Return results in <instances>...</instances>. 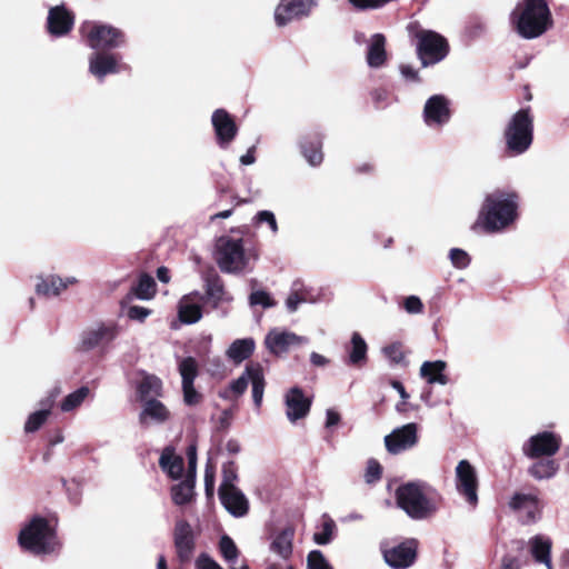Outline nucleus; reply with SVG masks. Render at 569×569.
Segmentation results:
<instances>
[{"instance_id": "obj_14", "label": "nucleus", "mask_w": 569, "mask_h": 569, "mask_svg": "<svg viewBox=\"0 0 569 569\" xmlns=\"http://www.w3.org/2000/svg\"><path fill=\"white\" fill-rule=\"evenodd\" d=\"M418 442V426L415 422L396 428L385 437V446L388 452L398 455L411 449Z\"/></svg>"}, {"instance_id": "obj_23", "label": "nucleus", "mask_w": 569, "mask_h": 569, "mask_svg": "<svg viewBox=\"0 0 569 569\" xmlns=\"http://www.w3.org/2000/svg\"><path fill=\"white\" fill-rule=\"evenodd\" d=\"M203 299L204 297L198 291L183 296L178 307L179 319L187 325L198 322L202 318L200 301Z\"/></svg>"}, {"instance_id": "obj_3", "label": "nucleus", "mask_w": 569, "mask_h": 569, "mask_svg": "<svg viewBox=\"0 0 569 569\" xmlns=\"http://www.w3.org/2000/svg\"><path fill=\"white\" fill-rule=\"evenodd\" d=\"M19 546L33 555H49L59 549L54 527L43 517L33 516L18 535Z\"/></svg>"}, {"instance_id": "obj_61", "label": "nucleus", "mask_w": 569, "mask_h": 569, "mask_svg": "<svg viewBox=\"0 0 569 569\" xmlns=\"http://www.w3.org/2000/svg\"><path fill=\"white\" fill-rule=\"evenodd\" d=\"M400 73L409 82H418L419 81L418 71L411 66H408V64L400 66Z\"/></svg>"}, {"instance_id": "obj_42", "label": "nucleus", "mask_w": 569, "mask_h": 569, "mask_svg": "<svg viewBox=\"0 0 569 569\" xmlns=\"http://www.w3.org/2000/svg\"><path fill=\"white\" fill-rule=\"evenodd\" d=\"M250 383L252 387L251 391H252L253 403H254L256 408L259 409L261 407L262 399H263L266 381H264L263 369L258 363L254 365V370L252 372Z\"/></svg>"}, {"instance_id": "obj_40", "label": "nucleus", "mask_w": 569, "mask_h": 569, "mask_svg": "<svg viewBox=\"0 0 569 569\" xmlns=\"http://www.w3.org/2000/svg\"><path fill=\"white\" fill-rule=\"evenodd\" d=\"M53 397L54 396H52L50 399H48L46 401V403H43V406H46V408L38 410L36 412H32L28 417V419L24 423V431L27 433L36 432L44 425V422L47 421V419L50 415V408L53 402Z\"/></svg>"}, {"instance_id": "obj_47", "label": "nucleus", "mask_w": 569, "mask_h": 569, "mask_svg": "<svg viewBox=\"0 0 569 569\" xmlns=\"http://www.w3.org/2000/svg\"><path fill=\"white\" fill-rule=\"evenodd\" d=\"M252 222L254 226H260L262 223H267L271 233L276 236L279 231L278 222L276 216L270 210H261L258 211L252 218Z\"/></svg>"}, {"instance_id": "obj_27", "label": "nucleus", "mask_w": 569, "mask_h": 569, "mask_svg": "<svg viewBox=\"0 0 569 569\" xmlns=\"http://www.w3.org/2000/svg\"><path fill=\"white\" fill-rule=\"evenodd\" d=\"M293 538L295 529L292 527L283 528L271 537L270 551L280 557L283 561L289 560L292 556Z\"/></svg>"}, {"instance_id": "obj_1", "label": "nucleus", "mask_w": 569, "mask_h": 569, "mask_svg": "<svg viewBox=\"0 0 569 569\" xmlns=\"http://www.w3.org/2000/svg\"><path fill=\"white\" fill-rule=\"evenodd\" d=\"M520 197L512 189H495L486 193L477 224L485 231L500 232L518 219Z\"/></svg>"}, {"instance_id": "obj_29", "label": "nucleus", "mask_w": 569, "mask_h": 569, "mask_svg": "<svg viewBox=\"0 0 569 569\" xmlns=\"http://www.w3.org/2000/svg\"><path fill=\"white\" fill-rule=\"evenodd\" d=\"M530 553L538 563H543L547 569H553L551 563L552 541L543 535H536L529 539Z\"/></svg>"}, {"instance_id": "obj_2", "label": "nucleus", "mask_w": 569, "mask_h": 569, "mask_svg": "<svg viewBox=\"0 0 569 569\" xmlns=\"http://www.w3.org/2000/svg\"><path fill=\"white\" fill-rule=\"evenodd\" d=\"M512 29L523 39L531 40L546 33L553 23L546 0H522L510 13Z\"/></svg>"}, {"instance_id": "obj_6", "label": "nucleus", "mask_w": 569, "mask_h": 569, "mask_svg": "<svg viewBox=\"0 0 569 569\" xmlns=\"http://www.w3.org/2000/svg\"><path fill=\"white\" fill-rule=\"evenodd\" d=\"M214 259L224 273L240 274L251 269L241 238L220 237L216 243Z\"/></svg>"}, {"instance_id": "obj_60", "label": "nucleus", "mask_w": 569, "mask_h": 569, "mask_svg": "<svg viewBox=\"0 0 569 569\" xmlns=\"http://www.w3.org/2000/svg\"><path fill=\"white\" fill-rule=\"evenodd\" d=\"M196 565L198 569H222L220 565H218L213 559H211L207 555L199 556Z\"/></svg>"}, {"instance_id": "obj_7", "label": "nucleus", "mask_w": 569, "mask_h": 569, "mask_svg": "<svg viewBox=\"0 0 569 569\" xmlns=\"http://www.w3.org/2000/svg\"><path fill=\"white\" fill-rule=\"evenodd\" d=\"M80 30L88 47L96 51L118 49L126 44L123 31L111 24L87 21Z\"/></svg>"}, {"instance_id": "obj_64", "label": "nucleus", "mask_w": 569, "mask_h": 569, "mask_svg": "<svg viewBox=\"0 0 569 569\" xmlns=\"http://www.w3.org/2000/svg\"><path fill=\"white\" fill-rule=\"evenodd\" d=\"M500 569H520L519 562L513 557H503Z\"/></svg>"}, {"instance_id": "obj_37", "label": "nucleus", "mask_w": 569, "mask_h": 569, "mask_svg": "<svg viewBox=\"0 0 569 569\" xmlns=\"http://www.w3.org/2000/svg\"><path fill=\"white\" fill-rule=\"evenodd\" d=\"M368 346L359 332L351 336L350 347L348 348V363L358 366L367 359Z\"/></svg>"}, {"instance_id": "obj_11", "label": "nucleus", "mask_w": 569, "mask_h": 569, "mask_svg": "<svg viewBox=\"0 0 569 569\" xmlns=\"http://www.w3.org/2000/svg\"><path fill=\"white\" fill-rule=\"evenodd\" d=\"M318 6V0H280L274 9V22L284 27L295 20L308 18Z\"/></svg>"}, {"instance_id": "obj_43", "label": "nucleus", "mask_w": 569, "mask_h": 569, "mask_svg": "<svg viewBox=\"0 0 569 569\" xmlns=\"http://www.w3.org/2000/svg\"><path fill=\"white\" fill-rule=\"evenodd\" d=\"M133 291L137 298L141 300L151 299L156 292V282L153 278L148 274L140 276Z\"/></svg>"}, {"instance_id": "obj_49", "label": "nucleus", "mask_w": 569, "mask_h": 569, "mask_svg": "<svg viewBox=\"0 0 569 569\" xmlns=\"http://www.w3.org/2000/svg\"><path fill=\"white\" fill-rule=\"evenodd\" d=\"M220 551L223 556V558L229 561L233 562L238 558V548L233 540L229 536H222L220 539Z\"/></svg>"}, {"instance_id": "obj_22", "label": "nucleus", "mask_w": 569, "mask_h": 569, "mask_svg": "<svg viewBox=\"0 0 569 569\" xmlns=\"http://www.w3.org/2000/svg\"><path fill=\"white\" fill-rule=\"evenodd\" d=\"M170 419L169 409L158 399H149L143 402L139 413V422L143 427L162 425Z\"/></svg>"}, {"instance_id": "obj_33", "label": "nucleus", "mask_w": 569, "mask_h": 569, "mask_svg": "<svg viewBox=\"0 0 569 569\" xmlns=\"http://www.w3.org/2000/svg\"><path fill=\"white\" fill-rule=\"evenodd\" d=\"M159 465L161 469L172 479H179L183 471V459L174 453L170 447L163 449Z\"/></svg>"}, {"instance_id": "obj_41", "label": "nucleus", "mask_w": 569, "mask_h": 569, "mask_svg": "<svg viewBox=\"0 0 569 569\" xmlns=\"http://www.w3.org/2000/svg\"><path fill=\"white\" fill-rule=\"evenodd\" d=\"M90 396V389L87 386H82L64 397L60 403L62 412H71L79 408L84 400Z\"/></svg>"}, {"instance_id": "obj_55", "label": "nucleus", "mask_w": 569, "mask_h": 569, "mask_svg": "<svg viewBox=\"0 0 569 569\" xmlns=\"http://www.w3.org/2000/svg\"><path fill=\"white\" fill-rule=\"evenodd\" d=\"M381 472H382V469H381L380 463L376 460H369L367 470H366V481L368 483L376 482L377 480L380 479Z\"/></svg>"}, {"instance_id": "obj_9", "label": "nucleus", "mask_w": 569, "mask_h": 569, "mask_svg": "<svg viewBox=\"0 0 569 569\" xmlns=\"http://www.w3.org/2000/svg\"><path fill=\"white\" fill-rule=\"evenodd\" d=\"M118 335L119 327L114 322L96 323L82 330L79 336L78 348L81 351L98 349L100 353H104Z\"/></svg>"}, {"instance_id": "obj_20", "label": "nucleus", "mask_w": 569, "mask_h": 569, "mask_svg": "<svg viewBox=\"0 0 569 569\" xmlns=\"http://www.w3.org/2000/svg\"><path fill=\"white\" fill-rule=\"evenodd\" d=\"M120 57L109 52L96 51L89 57V72L99 81L106 76L114 74L120 71Z\"/></svg>"}, {"instance_id": "obj_31", "label": "nucleus", "mask_w": 569, "mask_h": 569, "mask_svg": "<svg viewBox=\"0 0 569 569\" xmlns=\"http://www.w3.org/2000/svg\"><path fill=\"white\" fill-rule=\"evenodd\" d=\"M162 395V381L154 375H144L137 383V396L142 402Z\"/></svg>"}, {"instance_id": "obj_53", "label": "nucleus", "mask_w": 569, "mask_h": 569, "mask_svg": "<svg viewBox=\"0 0 569 569\" xmlns=\"http://www.w3.org/2000/svg\"><path fill=\"white\" fill-rule=\"evenodd\" d=\"M183 401L188 406H194L200 402L201 396L193 387V382L182 383Z\"/></svg>"}, {"instance_id": "obj_21", "label": "nucleus", "mask_w": 569, "mask_h": 569, "mask_svg": "<svg viewBox=\"0 0 569 569\" xmlns=\"http://www.w3.org/2000/svg\"><path fill=\"white\" fill-rule=\"evenodd\" d=\"M177 556L181 562L189 561L194 550V535L186 520H178L173 531Z\"/></svg>"}, {"instance_id": "obj_51", "label": "nucleus", "mask_w": 569, "mask_h": 569, "mask_svg": "<svg viewBox=\"0 0 569 569\" xmlns=\"http://www.w3.org/2000/svg\"><path fill=\"white\" fill-rule=\"evenodd\" d=\"M451 264L457 269H466L470 264V256L460 248H452L449 251Z\"/></svg>"}, {"instance_id": "obj_38", "label": "nucleus", "mask_w": 569, "mask_h": 569, "mask_svg": "<svg viewBox=\"0 0 569 569\" xmlns=\"http://www.w3.org/2000/svg\"><path fill=\"white\" fill-rule=\"evenodd\" d=\"M559 470V465L556 460L547 458L532 463L528 468V473L536 480L550 479L556 476Z\"/></svg>"}, {"instance_id": "obj_25", "label": "nucleus", "mask_w": 569, "mask_h": 569, "mask_svg": "<svg viewBox=\"0 0 569 569\" xmlns=\"http://www.w3.org/2000/svg\"><path fill=\"white\" fill-rule=\"evenodd\" d=\"M73 26V16L63 7L57 6L49 10L48 30L51 34L63 36Z\"/></svg>"}, {"instance_id": "obj_58", "label": "nucleus", "mask_w": 569, "mask_h": 569, "mask_svg": "<svg viewBox=\"0 0 569 569\" xmlns=\"http://www.w3.org/2000/svg\"><path fill=\"white\" fill-rule=\"evenodd\" d=\"M204 489L208 497H212L214 492V469L210 466L204 471Z\"/></svg>"}, {"instance_id": "obj_46", "label": "nucleus", "mask_w": 569, "mask_h": 569, "mask_svg": "<svg viewBox=\"0 0 569 569\" xmlns=\"http://www.w3.org/2000/svg\"><path fill=\"white\" fill-rule=\"evenodd\" d=\"M179 372L182 378V383L193 382L198 373L196 360L191 357L181 360L179 363Z\"/></svg>"}, {"instance_id": "obj_16", "label": "nucleus", "mask_w": 569, "mask_h": 569, "mask_svg": "<svg viewBox=\"0 0 569 569\" xmlns=\"http://www.w3.org/2000/svg\"><path fill=\"white\" fill-rule=\"evenodd\" d=\"M308 339L298 336L295 332L280 330L278 328L271 329L266 338L264 345L267 349L273 355H281L287 352L291 347L307 343Z\"/></svg>"}, {"instance_id": "obj_56", "label": "nucleus", "mask_w": 569, "mask_h": 569, "mask_svg": "<svg viewBox=\"0 0 569 569\" xmlns=\"http://www.w3.org/2000/svg\"><path fill=\"white\" fill-rule=\"evenodd\" d=\"M306 302V297L293 290L286 299V307L289 312H296L301 303Z\"/></svg>"}, {"instance_id": "obj_52", "label": "nucleus", "mask_w": 569, "mask_h": 569, "mask_svg": "<svg viewBox=\"0 0 569 569\" xmlns=\"http://www.w3.org/2000/svg\"><path fill=\"white\" fill-rule=\"evenodd\" d=\"M335 527L336 525L331 519L325 521L321 531L313 536L315 542L318 545L329 543L331 541Z\"/></svg>"}, {"instance_id": "obj_57", "label": "nucleus", "mask_w": 569, "mask_h": 569, "mask_svg": "<svg viewBox=\"0 0 569 569\" xmlns=\"http://www.w3.org/2000/svg\"><path fill=\"white\" fill-rule=\"evenodd\" d=\"M187 458H188V473L192 475L196 478L197 472V447L196 445H190L187 449Z\"/></svg>"}, {"instance_id": "obj_28", "label": "nucleus", "mask_w": 569, "mask_h": 569, "mask_svg": "<svg viewBox=\"0 0 569 569\" xmlns=\"http://www.w3.org/2000/svg\"><path fill=\"white\" fill-rule=\"evenodd\" d=\"M366 61L372 69H379L386 63V37L382 33H375L369 38Z\"/></svg>"}, {"instance_id": "obj_18", "label": "nucleus", "mask_w": 569, "mask_h": 569, "mask_svg": "<svg viewBox=\"0 0 569 569\" xmlns=\"http://www.w3.org/2000/svg\"><path fill=\"white\" fill-rule=\"evenodd\" d=\"M211 123L219 147L222 149L228 148L238 133V127L232 117L224 109H217L212 113Z\"/></svg>"}, {"instance_id": "obj_30", "label": "nucleus", "mask_w": 569, "mask_h": 569, "mask_svg": "<svg viewBox=\"0 0 569 569\" xmlns=\"http://www.w3.org/2000/svg\"><path fill=\"white\" fill-rule=\"evenodd\" d=\"M256 342L252 338L237 339L229 346L226 356L233 363L239 365L251 357Z\"/></svg>"}, {"instance_id": "obj_24", "label": "nucleus", "mask_w": 569, "mask_h": 569, "mask_svg": "<svg viewBox=\"0 0 569 569\" xmlns=\"http://www.w3.org/2000/svg\"><path fill=\"white\" fill-rule=\"evenodd\" d=\"M222 506L233 517L240 518L248 513L249 501L239 488L219 491Z\"/></svg>"}, {"instance_id": "obj_17", "label": "nucleus", "mask_w": 569, "mask_h": 569, "mask_svg": "<svg viewBox=\"0 0 569 569\" xmlns=\"http://www.w3.org/2000/svg\"><path fill=\"white\" fill-rule=\"evenodd\" d=\"M456 476L458 491L465 496L466 500L470 505L476 506L478 502V481L475 468L469 463V461L461 460L456 468Z\"/></svg>"}, {"instance_id": "obj_35", "label": "nucleus", "mask_w": 569, "mask_h": 569, "mask_svg": "<svg viewBox=\"0 0 569 569\" xmlns=\"http://www.w3.org/2000/svg\"><path fill=\"white\" fill-rule=\"evenodd\" d=\"M446 369V362L442 360L426 361L420 367V376L425 378L428 383L447 385L448 378L442 373Z\"/></svg>"}, {"instance_id": "obj_5", "label": "nucleus", "mask_w": 569, "mask_h": 569, "mask_svg": "<svg viewBox=\"0 0 569 569\" xmlns=\"http://www.w3.org/2000/svg\"><path fill=\"white\" fill-rule=\"evenodd\" d=\"M506 150L511 156L525 153L533 140V116L523 108L511 116L503 130Z\"/></svg>"}, {"instance_id": "obj_54", "label": "nucleus", "mask_w": 569, "mask_h": 569, "mask_svg": "<svg viewBox=\"0 0 569 569\" xmlns=\"http://www.w3.org/2000/svg\"><path fill=\"white\" fill-rule=\"evenodd\" d=\"M403 308L408 313L418 315L423 311V303L417 296H409L403 301Z\"/></svg>"}, {"instance_id": "obj_34", "label": "nucleus", "mask_w": 569, "mask_h": 569, "mask_svg": "<svg viewBox=\"0 0 569 569\" xmlns=\"http://www.w3.org/2000/svg\"><path fill=\"white\" fill-rule=\"evenodd\" d=\"M194 481L192 475H187L186 479L171 488V497L176 505L182 506L189 503L194 496Z\"/></svg>"}, {"instance_id": "obj_26", "label": "nucleus", "mask_w": 569, "mask_h": 569, "mask_svg": "<svg viewBox=\"0 0 569 569\" xmlns=\"http://www.w3.org/2000/svg\"><path fill=\"white\" fill-rule=\"evenodd\" d=\"M78 279L73 276L61 278L56 274L48 276L47 278H40L36 284V291L43 296H59L68 287L76 284Z\"/></svg>"}, {"instance_id": "obj_45", "label": "nucleus", "mask_w": 569, "mask_h": 569, "mask_svg": "<svg viewBox=\"0 0 569 569\" xmlns=\"http://www.w3.org/2000/svg\"><path fill=\"white\" fill-rule=\"evenodd\" d=\"M382 353L392 365L406 366L405 351L400 342H393L382 348Z\"/></svg>"}, {"instance_id": "obj_8", "label": "nucleus", "mask_w": 569, "mask_h": 569, "mask_svg": "<svg viewBox=\"0 0 569 569\" xmlns=\"http://www.w3.org/2000/svg\"><path fill=\"white\" fill-rule=\"evenodd\" d=\"M415 37L417 39V53L423 67L436 64L448 56V41L438 32L419 29Z\"/></svg>"}, {"instance_id": "obj_4", "label": "nucleus", "mask_w": 569, "mask_h": 569, "mask_svg": "<svg viewBox=\"0 0 569 569\" xmlns=\"http://www.w3.org/2000/svg\"><path fill=\"white\" fill-rule=\"evenodd\" d=\"M396 501L398 507L415 520L429 518L437 510L431 488L422 482H407L398 487Z\"/></svg>"}, {"instance_id": "obj_19", "label": "nucleus", "mask_w": 569, "mask_h": 569, "mask_svg": "<svg viewBox=\"0 0 569 569\" xmlns=\"http://www.w3.org/2000/svg\"><path fill=\"white\" fill-rule=\"evenodd\" d=\"M286 416L291 423L308 416L311 400L298 387L290 388L283 396Z\"/></svg>"}, {"instance_id": "obj_63", "label": "nucleus", "mask_w": 569, "mask_h": 569, "mask_svg": "<svg viewBox=\"0 0 569 569\" xmlns=\"http://www.w3.org/2000/svg\"><path fill=\"white\" fill-rule=\"evenodd\" d=\"M340 422V415L333 409H328L326 412V428H331Z\"/></svg>"}, {"instance_id": "obj_50", "label": "nucleus", "mask_w": 569, "mask_h": 569, "mask_svg": "<svg viewBox=\"0 0 569 569\" xmlns=\"http://www.w3.org/2000/svg\"><path fill=\"white\" fill-rule=\"evenodd\" d=\"M307 569H333L320 550H312L307 557Z\"/></svg>"}, {"instance_id": "obj_32", "label": "nucleus", "mask_w": 569, "mask_h": 569, "mask_svg": "<svg viewBox=\"0 0 569 569\" xmlns=\"http://www.w3.org/2000/svg\"><path fill=\"white\" fill-rule=\"evenodd\" d=\"M206 297L212 301L214 307H218L223 301H231L232 297L224 291V286L221 278L213 273L204 279Z\"/></svg>"}, {"instance_id": "obj_15", "label": "nucleus", "mask_w": 569, "mask_h": 569, "mask_svg": "<svg viewBox=\"0 0 569 569\" xmlns=\"http://www.w3.org/2000/svg\"><path fill=\"white\" fill-rule=\"evenodd\" d=\"M509 507L519 513L522 523H535L540 518L541 506L536 495L517 492L510 499Z\"/></svg>"}, {"instance_id": "obj_62", "label": "nucleus", "mask_w": 569, "mask_h": 569, "mask_svg": "<svg viewBox=\"0 0 569 569\" xmlns=\"http://www.w3.org/2000/svg\"><path fill=\"white\" fill-rule=\"evenodd\" d=\"M67 491H68V495H69V499L73 502V503H79L80 501V497H81V490H80V486L77 481H71L68 487H67Z\"/></svg>"}, {"instance_id": "obj_13", "label": "nucleus", "mask_w": 569, "mask_h": 569, "mask_svg": "<svg viewBox=\"0 0 569 569\" xmlns=\"http://www.w3.org/2000/svg\"><path fill=\"white\" fill-rule=\"evenodd\" d=\"M422 118L427 127L442 128L451 118L450 100L443 94L431 96L423 106Z\"/></svg>"}, {"instance_id": "obj_36", "label": "nucleus", "mask_w": 569, "mask_h": 569, "mask_svg": "<svg viewBox=\"0 0 569 569\" xmlns=\"http://www.w3.org/2000/svg\"><path fill=\"white\" fill-rule=\"evenodd\" d=\"M253 370L254 365H248L241 376L238 379L231 381L229 388L222 391L220 396L224 399H231L232 397L238 398L242 396L251 381Z\"/></svg>"}, {"instance_id": "obj_44", "label": "nucleus", "mask_w": 569, "mask_h": 569, "mask_svg": "<svg viewBox=\"0 0 569 569\" xmlns=\"http://www.w3.org/2000/svg\"><path fill=\"white\" fill-rule=\"evenodd\" d=\"M238 480V472L234 462L229 461L222 466V480L219 491L238 488L236 482Z\"/></svg>"}, {"instance_id": "obj_12", "label": "nucleus", "mask_w": 569, "mask_h": 569, "mask_svg": "<svg viewBox=\"0 0 569 569\" xmlns=\"http://www.w3.org/2000/svg\"><path fill=\"white\" fill-rule=\"evenodd\" d=\"M418 542L415 539H407L395 546H383L382 555L386 563L392 569H407L411 567L417 558Z\"/></svg>"}, {"instance_id": "obj_59", "label": "nucleus", "mask_w": 569, "mask_h": 569, "mask_svg": "<svg viewBox=\"0 0 569 569\" xmlns=\"http://www.w3.org/2000/svg\"><path fill=\"white\" fill-rule=\"evenodd\" d=\"M149 315L150 310L140 306H132L128 310V317L131 320L143 321Z\"/></svg>"}, {"instance_id": "obj_39", "label": "nucleus", "mask_w": 569, "mask_h": 569, "mask_svg": "<svg viewBox=\"0 0 569 569\" xmlns=\"http://www.w3.org/2000/svg\"><path fill=\"white\" fill-rule=\"evenodd\" d=\"M301 152L308 163L312 167L319 166L323 160V154L321 151V140L316 138L313 140H303L301 142Z\"/></svg>"}, {"instance_id": "obj_10", "label": "nucleus", "mask_w": 569, "mask_h": 569, "mask_svg": "<svg viewBox=\"0 0 569 569\" xmlns=\"http://www.w3.org/2000/svg\"><path fill=\"white\" fill-rule=\"evenodd\" d=\"M561 447V437L552 431H541L529 437L522 445V453L529 459L551 458Z\"/></svg>"}, {"instance_id": "obj_48", "label": "nucleus", "mask_w": 569, "mask_h": 569, "mask_svg": "<svg viewBox=\"0 0 569 569\" xmlns=\"http://www.w3.org/2000/svg\"><path fill=\"white\" fill-rule=\"evenodd\" d=\"M249 305L251 307L261 306L262 308H271L276 306L269 292L264 290H254L249 296Z\"/></svg>"}]
</instances>
